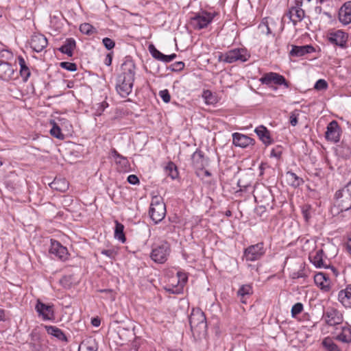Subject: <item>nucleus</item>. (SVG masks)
Masks as SVG:
<instances>
[{
	"label": "nucleus",
	"instance_id": "f257e3e1",
	"mask_svg": "<svg viewBox=\"0 0 351 351\" xmlns=\"http://www.w3.org/2000/svg\"><path fill=\"white\" fill-rule=\"evenodd\" d=\"M189 324L193 335L204 336L207 331V323L203 311L199 308L193 309L189 316Z\"/></svg>",
	"mask_w": 351,
	"mask_h": 351
},
{
	"label": "nucleus",
	"instance_id": "f03ea898",
	"mask_svg": "<svg viewBox=\"0 0 351 351\" xmlns=\"http://www.w3.org/2000/svg\"><path fill=\"white\" fill-rule=\"evenodd\" d=\"M334 206L341 212L351 208V182L335 193Z\"/></svg>",
	"mask_w": 351,
	"mask_h": 351
},
{
	"label": "nucleus",
	"instance_id": "7ed1b4c3",
	"mask_svg": "<svg viewBox=\"0 0 351 351\" xmlns=\"http://www.w3.org/2000/svg\"><path fill=\"white\" fill-rule=\"evenodd\" d=\"M166 215V206L161 197L154 196L152 199L149 215L156 223L161 221Z\"/></svg>",
	"mask_w": 351,
	"mask_h": 351
},
{
	"label": "nucleus",
	"instance_id": "20e7f679",
	"mask_svg": "<svg viewBox=\"0 0 351 351\" xmlns=\"http://www.w3.org/2000/svg\"><path fill=\"white\" fill-rule=\"evenodd\" d=\"M250 57L247 50L243 48L234 49L228 51L224 54H221L219 57V60L227 63H232L236 61L242 62H246Z\"/></svg>",
	"mask_w": 351,
	"mask_h": 351
},
{
	"label": "nucleus",
	"instance_id": "39448f33",
	"mask_svg": "<svg viewBox=\"0 0 351 351\" xmlns=\"http://www.w3.org/2000/svg\"><path fill=\"white\" fill-rule=\"evenodd\" d=\"M215 16L214 13L208 12L206 11H201L191 19V23L195 29H202L213 21Z\"/></svg>",
	"mask_w": 351,
	"mask_h": 351
},
{
	"label": "nucleus",
	"instance_id": "423d86ee",
	"mask_svg": "<svg viewBox=\"0 0 351 351\" xmlns=\"http://www.w3.org/2000/svg\"><path fill=\"white\" fill-rule=\"evenodd\" d=\"M265 252L263 243H258L247 247L244 251V257L247 261H255L260 259Z\"/></svg>",
	"mask_w": 351,
	"mask_h": 351
},
{
	"label": "nucleus",
	"instance_id": "0eeeda50",
	"mask_svg": "<svg viewBox=\"0 0 351 351\" xmlns=\"http://www.w3.org/2000/svg\"><path fill=\"white\" fill-rule=\"evenodd\" d=\"M169 251V245L166 242L162 243L152 250L151 258L156 263H163L167 261Z\"/></svg>",
	"mask_w": 351,
	"mask_h": 351
},
{
	"label": "nucleus",
	"instance_id": "6e6552de",
	"mask_svg": "<svg viewBox=\"0 0 351 351\" xmlns=\"http://www.w3.org/2000/svg\"><path fill=\"white\" fill-rule=\"evenodd\" d=\"M134 80H129L127 77H118L116 89L118 93L122 97H127L132 90Z\"/></svg>",
	"mask_w": 351,
	"mask_h": 351
},
{
	"label": "nucleus",
	"instance_id": "1a4fd4ad",
	"mask_svg": "<svg viewBox=\"0 0 351 351\" xmlns=\"http://www.w3.org/2000/svg\"><path fill=\"white\" fill-rule=\"evenodd\" d=\"M334 334L335 339L342 343L350 344L351 343V326L346 324L336 327Z\"/></svg>",
	"mask_w": 351,
	"mask_h": 351
},
{
	"label": "nucleus",
	"instance_id": "9d476101",
	"mask_svg": "<svg viewBox=\"0 0 351 351\" xmlns=\"http://www.w3.org/2000/svg\"><path fill=\"white\" fill-rule=\"evenodd\" d=\"M49 253L61 261L66 260L69 255L67 249L62 245L60 242L54 240L51 241Z\"/></svg>",
	"mask_w": 351,
	"mask_h": 351
},
{
	"label": "nucleus",
	"instance_id": "9b49d317",
	"mask_svg": "<svg viewBox=\"0 0 351 351\" xmlns=\"http://www.w3.org/2000/svg\"><path fill=\"white\" fill-rule=\"evenodd\" d=\"M260 81L264 84H269L274 82L278 85H284L287 88L289 86L288 82L286 81L285 78L276 73L271 72L266 73L260 79Z\"/></svg>",
	"mask_w": 351,
	"mask_h": 351
},
{
	"label": "nucleus",
	"instance_id": "f8f14e48",
	"mask_svg": "<svg viewBox=\"0 0 351 351\" xmlns=\"http://www.w3.org/2000/svg\"><path fill=\"white\" fill-rule=\"evenodd\" d=\"M326 322L330 326L339 325L343 322V316L337 309L328 308L324 313Z\"/></svg>",
	"mask_w": 351,
	"mask_h": 351
},
{
	"label": "nucleus",
	"instance_id": "ddd939ff",
	"mask_svg": "<svg viewBox=\"0 0 351 351\" xmlns=\"http://www.w3.org/2000/svg\"><path fill=\"white\" fill-rule=\"evenodd\" d=\"M121 73L118 77H127L129 80L135 78V64L132 60L127 59L121 64Z\"/></svg>",
	"mask_w": 351,
	"mask_h": 351
},
{
	"label": "nucleus",
	"instance_id": "4468645a",
	"mask_svg": "<svg viewBox=\"0 0 351 351\" xmlns=\"http://www.w3.org/2000/svg\"><path fill=\"white\" fill-rule=\"evenodd\" d=\"M326 138L332 142H338L340 138V129L336 121H331L327 126Z\"/></svg>",
	"mask_w": 351,
	"mask_h": 351
},
{
	"label": "nucleus",
	"instance_id": "2eb2a0df",
	"mask_svg": "<svg viewBox=\"0 0 351 351\" xmlns=\"http://www.w3.org/2000/svg\"><path fill=\"white\" fill-rule=\"evenodd\" d=\"M301 7L302 2L296 0V5L291 8L289 11L288 14L289 19L294 25H295L297 22L301 21L304 17L305 13Z\"/></svg>",
	"mask_w": 351,
	"mask_h": 351
},
{
	"label": "nucleus",
	"instance_id": "dca6fc26",
	"mask_svg": "<svg viewBox=\"0 0 351 351\" xmlns=\"http://www.w3.org/2000/svg\"><path fill=\"white\" fill-rule=\"evenodd\" d=\"M328 38L330 43L343 47L348 40V35L343 31L337 30L329 34Z\"/></svg>",
	"mask_w": 351,
	"mask_h": 351
},
{
	"label": "nucleus",
	"instance_id": "f3484780",
	"mask_svg": "<svg viewBox=\"0 0 351 351\" xmlns=\"http://www.w3.org/2000/svg\"><path fill=\"white\" fill-rule=\"evenodd\" d=\"M47 40L43 34H35L32 36L30 45L34 51L40 52L47 45Z\"/></svg>",
	"mask_w": 351,
	"mask_h": 351
},
{
	"label": "nucleus",
	"instance_id": "a211bd4d",
	"mask_svg": "<svg viewBox=\"0 0 351 351\" xmlns=\"http://www.w3.org/2000/svg\"><path fill=\"white\" fill-rule=\"evenodd\" d=\"M339 20L343 25L351 23V1L346 2L339 10Z\"/></svg>",
	"mask_w": 351,
	"mask_h": 351
},
{
	"label": "nucleus",
	"instance_id": "6ab92c4d",
	"mask_svg": "<svg viewBox=\"0 0 351 351\" xmlns=\"http://www.w3.org/2000/svg\"><path fill=\"white\" fill-rule=\"evenodd\" d=\"M36 310L44 319H51L53 317V306L45 304L38 300Z\"/></svg>",
	"mask_w": 351,
	"mask_h": 351
},
{
	"label": "nucleus",
	"instance_id": "aec40b11",
	"mask_svg": "<svg viewBox=\"0 0 351 351\" xmlns=\"http://www.w3.org/2000/svg\"><path fill=\"white\" fill-rule=\"evenodd\" d=\"M232 138L233 144L235 146L243 148H245L250 145H253L254 143V140L252 138L237 132L232 134Z\"/></svg>",
	"mask_w": 351,
	"mask_h": 351
},
{
	"label": "nucleus",
	"instance_id": "412c9836",
	"mask_svg": "<svg viewBox=\"0 0 351 351\" xmlns=\"http://www.w3.org/2000/svg\"><path fill=\"white\" fill-rule=\"evenodd\" d=\"M314 281L322 290L325 291H329L330 282L327 274L322 272L317 273L314 276Z\"/></svg>",
	"mask_w": 351,
	"mask_h": 351
},
{
	"label": "nucleus",
	"instance_id": "4be33fe9",
	"mask_svg": "<svg viewBox=\"0 0 351 351\" xmlns=\"http://www.w3.org/2000/svg\"><path fill=\"white\" fill-rule=\"evenodd\" d=\"M14 69L12 66L7 62L0 60V78L3 80H9L12 78Z\"/></svg>",
	"mask_w": 351,
	"mask_h": 351
},
{
	"label": "nucleus",
	"instance_id": "5701e85b",
	"mask_svg": "<svg viewBox=\"0 0 351 351\" xmlns=\"http://www.w3.org/2000/svg\"><path fill=\"white\" fill-rule=\"evenodd\" d=\"M338 300L346 308H351V285L339 292Z\"/></svg>",
	"mask_w": 351,
	"mask_h": 351
},
{
	"label": "nucleus",
	"instance_id": "b1692460",
	"mask_svg": "<svg viewBox=\"0 0 351 351\" xmlns=\"http://www.w3.org/2000/svg\"><path fill=\"white\" fill-rule=\"evenodd\" d=\"M314 48L311 45H307L304 46L292 45V49L289 52L290 56L300 57L305 54L311 53L314 51Z\"/></svg>",
	"mask_w": 351,
	"mask_h": 351
},
{
	"label": "nucleus",
	"instance_id": "393cba45",
	"mask_svg": "<svg viewBox=\"0 0 351 351\" xmlns=\"http://www.w3.org/2000/svg\"><path fill=\"white\" fill-rule=\"evenodd\" d=\"M254 132L258 135L260 140H261L265 145H269L272 143L269 131L264 125L257 127L254 130Z\"/></svg>",
	"mask_w": 351,
	"mask_h": 351
},
{
	"label": "nucleus",
	"instance_id": "a878e982",
	"mask_svg": "<svg viewBox=\"0 0 351 351\" xmlns=\"http://www.w3.org/2000/svg\"><path fill=\"white\" fill-rule=\"evenodd\" d=\"M324 252L322 250H319L316 252L314 256H310L309 258L311 263L318 268H327L328 265L323 259Z\"/></svg>",
	"mask_w": 351,
	"mask_h": 351
},
{
	"label": "nucleus",
	"instance_id": "bb28decb",
	"mask_svg": "<svg viewBox=\"0 0 351 351\" xmlns=\"http://www.w3.org/2000/svg\"><path fill=\"white\" fill-rule=\"evenodd\" d=\"M191 159L193 166L197 169H202L207 163L202 152L200 150L195 152Z\"/></svg>",
	"mask_w": 351,
	"mask_h": 351
},
{
	"label": "nucleus",
	"instance_id": "cd10ccee",
	"mask_svg": "<svg viewBox=\"0 0 351 351\" xmlns=\"http://www.w3.org/2000/svg\"><path fill=\"white\" fill-rule=\"evenodd\" d=\"M97 344L92 338L84 340L79 346L78 351H97Z\"/></svg>",
	"mask_w": 351,
	"mask_h": 351
},
{
	"label": "nucleus",
	"instance_id": "c85d7f7f",
	"mask_svg": "<svg viewBox=\"0 0 351 351\" xmlns=\"http://www.w3.org/2000/svg\"><path fill=\"white\" fill-rule=\"evenodd\" d=\"M45 329L49 335L57 338L58 340L66 341L67 339L64 332L58 327L53 326H45Z\"/></svg>",
	"mask_w": 351,
	"mask_h": 351
},
{
	"label": "nucleus",
	"instance_id": "c756f323",
	"mask_svg": "<svg viewBox=\"0 0 351 351\" xmlns=\"http://www.w3.org/2000/svg\"><path fill=\"white\" fill-rule=\"evenodd\" d=\"M75 47V41L73 38L66 40L64 44L59 48V50L69 56H72L73 50Z\"/></svg>",
	"mask_w": 351,
	"mask_h": 351
},
{
	"label": "nucleus",
	"instance_id": "7c9ffc66",
	"mask_svg": "<svg viewBox=\"0 0 351 351\" xmlns=\"http://www.w3.org/2000/svg\"><path fill=\"white\" fill-rule=\"evenodd\" d=\"M50 187L59 191H65L68 189V183L64 179L56 178L50 184Z\"/></svg>",
	"mask_w": 351,
	"mask_h": 351
},
{
	"label": "nucleus",
	"instance_id": "2f4dec72",
	"mask_svg": "<svg viewBox=\"0 0 351 351\" xmlns=\"http://www.w3.org/2000/svg\"><path fill=\"white\" fill-rule=\"evenodd\" d=\"M18 60L19 64L20 65V74L21 77L23 78V80L27 81L30 75V71L27 67L26 62L23 57L19 56L18 58Z\"/></svg>",
	"mask_w": 351,
	"mask_h": 351
},
{
	"label": "nucleus",
	"instance_id": "473e14b6",
	"mask_svg": "<svg viewBox=\"0 0 351 351\" xmlns=\"http://www.w3.org/2000/svg\"><path fill=\"white\" fill-rule=\"evenodd\" d=\"M253 293L252 288L250 285H242L238 290L237 295L241 298V301L243 303H245L244 300L245 296H249Z\"/></svg>",
	"mask_w": 351,
	"mask_h": 351
},
{
	"label": "nucleus",
	"instance_id": "72a5a7b5",
	"mask_svg": "<svg viewBox=\"0 0 351 351\" xmlns=\"http://www.w3.org/2000/svg\"><path fill=\"white\" fill-rule=\"evenodd\" d=\"M285 178L288 183L293 186H298L302 182V180L295 173L288 171Z\"/></svg>",
	"mask_w": 351,
	"mask_h": 351
},
{
	"label": "nucleus",
	"instance_id": "f704fd0d",
	"mask_svg": "<svg viewBox=\"0 0 351 351\" xmlns=\"http://www.w3.org/2000/svg\"><path fill=\"white\" fill-rule=\"evenodd\" d=\"M165 171L166 174L171 177V179L174 180L178 177V171L177 169L176 165L172 162H169L167 166L165 167Z\"/></svg>",
	"mask_w": 351,
	"mask_h": 351
},
{
	"label": "nucleus",
	"instance_id": "c9c22d12",
	"mask_svg": "<svg viewBox=\"0 0 351 351\" xmlns=\"http://www.w3.org/2000/svg\"><path fill=\"white\" fill-rule=\"evenodd\" d=\"M124 226L123 224L116 221V226L114 230V237L119 241L124 243L125 241V237L123 232Z\"/></svg>",
	"mask_w": 351,
	"mask_h": 351
},
{
	"label": "nucleus",
	"instance_id": "e433bc0d",
	"mask_svg": "<svg viewBox=\"0 0 351 351\" xmlns=\"http://www.w3.org/2000/svg\"><path fill=\"white\" fill-rule=\"evenodd\" d=\"M322 345L327 351H341L339 346L329 337L323 340Z\"/></svg>",
	"mask_w": 351,
	"mask_h": 351
},
{
	"label": "nucleus",
	"instance_id": "4c0bfd02",
	"mask_svg": "<svg viewBox=\"0 0 351 351\" xmlns=\"http://www.w3.org/2000/svg\"><path fill=\"white\" fill-rule=\"evenodd\" d=\"M50 124L52 125V128L50 130L51 135L57 138L63 139L64 134L61 132V130L56 123L53 120H51Z\"/></svg>",
	"mask_w": 351,
	"mask_h": 351
},
{
	"label": "nucleus",
	"instance_id": "58836bf2",
	"mask_svg": "<svg viewBox=\"0 0 351 351\" xmlns=\"http://www.w3.org/2000/svg\"><path fill=\"white\" fill-rule=\"evenodd\" d=\"M80 30L82 34L86 35H91L97 32L96 29L92 25L87 23L81 24L80 26Z\"/></svg>",
	"mask_w": 351,
	"mask_h": 351
},
{
	"label": "nucleus",
	"instance_id": "ea45409f",
	"mask_svg": "<svg viewBox=\"0 0 351 351\" xmlns=\"http://www.w3.org/2000/svg\"><path fill=\"white\" fill-rule=\"evenodd\" d=\"M128 334L129 337H132L134 334L132 332V331L125 329L124 328H119L118 330V335L121 339H123V342L121 343L123 344L125 341L128 339L125 338V337Z\"/></svg>",
	"mask_w": 351,
	"mask_h": 351
},
{
	"label": "nucleus",
	"instance_id": "a19ab883",
	"mask_svg": "<svg viewBox=\"0 0 351 351\" xmlns=\"http://www.w3.org/2000/svg\"><path fill=\"white\" fill-rule=\"evenodd\" d=\"M149 51L152 56L156 60H160L162 53L159 51L153 45L149 46Z\"/></svg>",
	"mask_w": 351,
	"mask_h": 351
},
{
	"label": "nucleus",
	"instance_id": "79ce46f5",
	"mask_svg": "<svg viewBox=\"0 0 351 351\" xmlns=\"http://www.w3.org/2000/svg\"><path fill=\"white\" fill-rule=\"evenodd\" d=\"M60 66L70 71H75L77 70V65L72 62H60Z\"/></svg>",
	"mask_w": 351,
	"mask_h": 351
},
{
	"label": "nucleus",
	"instance_id": "37998d69",
	"mask_svg": "<svg viewBox=\"0 0 351 351\" xmlns=\"http://www.w3.org/2000/svg\"><path fill=\"white\" fill-rule=\"evenodd\" d=\"M303 310V305L302 303L295 304L291 308V314L293 317H295L297 315L300 313Z\"/></svg>",
	"mask_w": 351,
	"mask_h": 351
},
{
	"label": "nucleus",
	"instance_id": "c03bdc74",
	"mask_svg": "<svg viewBox=\"0 0 351 351\" xmlns=\"http://www.w3.org/2000/svg\"><path fill=\"white\" fill-rule=\"evenodd\" d=\"M102 43L104 45V47L110 50L113 49L115 46V43L109 38H104L102 40Z\"/></svg>",
	"mask_w": 351,
	"mask_h": 351
},
{
	"label": "nucleus",
	"instance_id": "a18cd8bd",
	"mask_svg": "<svg viewBox=\"0 0 351 351\" xmlns=\"http://www.w3.org/2000/svg\"><path fill=\"white\" fill-rule=\"evenodd\" d=\"M328 87V84L324 80H319L315 84L314 88L317 90H324Z\"/></svg>",
	"mask_w": 351,
	"mask_h": 351
},
{
	"label": "nucleus",
	"instance_id": "49530a36",
	"mask_svg": "<svg viewBox=\"0 0 351 351\" xmlns=\"http://www.w3.org/2000/svg\"><path fill=\"white\" fill-rule=\"evenodd\" d=\"M160 97L162 98L164 102L168 103L170 101L171 96L167 90H160L159 93Z\"/></svg>",
	"mask_w": 351,
	"mask_h": 351
},
{
	"label": "nucleus",
	"instance_id": "de8ad7c7",
	"mask_svg": "<svg viewBox=\"0 0 351 351\" xmlns=\"http://www.w3.org/2000/svg\"><path fill=\"white\" fill-rule=\"evenodd\" d=\"M176 58V54L172 53L171 55H165L162 53L160 61L164 62H169Z\"/></svg>",
	"mask_w": 351,
	"mask_h": 351
},
{
	"label": "nucleus",
	"instance_id": "09e8293b",
	"mask_svg": "<svg viewBox=\"0 0 351 351\" xmlns=\"http://www.w3.org/2000/svg\"><path fill=\"white\" fill-rule=\"evenodd\" d=\"M171 70L173 71H179L184 69V64L182 62H177L175 64H172Z\"/></svg>",
	"mask_w": 351,
	"mask_h": 351
},
{
	"label": "nucleus",
	"instance_id": "8fccbe9b",
	"mask_svg": "<svg viewBox=\"0 0 351 351\" xmlns=\"http://www.w3.org/2000/svg\"><path fill=\"white\" fill-rule=\"evenodd\" d=\"M128 182L131 184H136L139 183V180L136 175H130L128 177Z\"/></svg>",
	"mask_w": 351,
	"mask_h": 351
},
{
	"label": "nucleus",
	"instance_id": "3c124183",
	"mask_svg": "<svg viewBox=\"0 0 351 351\" xmlns=\"http://www.w3.org/2000/svg\"><path fill=\"white\" fill-rule=\"evenodd\" d=\"M101 254L104 255H106V256L109 258H114L115 255V251L114 250L110 249V250H103L101 251Z\"/></svg>",
	"mask_w": 351,
	"mask_h": 351
},
{
	"label": "nucleus",
	"instance_id": "603ef678",
	"mask_svg": "<svg viewBox=\"0 0 351 351\" xmlns=\"http://www.w3.org/2000/svg\"><path fill=\"white\" fill-rule=\"evenodd\" d=\"M290 123L293 126H295L298 123V114L295 112H292L290 116Z\"/></svg>",
	"mask_w": 351,
	"mask_h": 351
},
{
	"label": "nucleus",
	"instance_id": "864d4df0",
	"mask_svg": "<svg viewBox=\"0 0 351 351\" xmlns=\"http://www.w3.org/2000/svg\"><path fill=\"white\" fill-rule=\"evenodd\" d=\"M178 276L179 278L178 282H180L182 285H183L187 280V277L185 274H182L180 272H178Z\"/></svg>",
	"mask_w": 351,
	"mask_h": 351
},
{
	"label": "nucleus",
	"instance_id": "5fc2aeb1",
	"mask_svg": "<svg viewBox=\"0 0 351 351\" xmlns=\"http://www.w3.org/2000/svg\"><path fill=\"white\" fill-rule=\"evenodd\" d=\"M258 27L263 32H265V29H266L267 34L271 33L270 29L269 28L268 25L265 23L261 24Z\"/></svg>",
	"mask_w": 351,
	"mask_h": 351
},
{
	"label": "nucleus",
	"instance_id": "6e6d98bb",
	"mask_svg": "<svg viewBox=\"0 0 351 351\" xmlns=\"http://www.w3.org/2000/svg\"><path fill=\"white\" fill-rule=\"evenodd\" d=\"M315 11H316V12H317V13H318V14H322V13H323L324 14H325V15H326V16H329V17H330V16H330V13H329L328 12H327V11H324V10H323V9H322V8L321 6H317V7L315 8Z\"/></svg>",
	"mask_w": 351,
	"mask_h": 351
},
{
	"label": "nucleus",
	"instance_id": "4d7b16f0",
	"mask_svg": "<svg viewBox=\"0 0 351 351\" xmlns=\"http://www.w3.org/2000/svg\"><path fill=\"white\" fill-rule=\"evenodd\" d=\"M112 55L110 53L107 54L105 61H104L105 64L106 66H110L112 64Z\"/></svg>",
	"mask_w": 351,
	"mask_h": 351
},
{
	"label": "nucleus",
	"instance_id": "13d9d810",
	"mask_svg": "<svg viewBox=\"0 0 351 351\" xmlns=\"http://www.w3.org/2000/svg\"><path fill=\"white\" fill-rule=\"evenodd\" d=\"M91 323L94 326H99L100 325L101 322L99 318L96 317L92 319Z\"/></svg>",
	"mask_w": 351,
	"mask_h": 351
},
{
	"label": "nucleus",
	"instance_id": "bf43d9fd",
	"mask_svg": "<svg viewBox=\"0 0 351 351\" xmlns=\"http://www.w3.org/2000/svg\"><path fill=\"white\" fill-rule=\"evenodd\" d=\"M107 106H108V104H107V103H106V102H103V103L100 104H99V109H100V111H101V112H99V113L97 114V115H100V114H101V112H103V111L104 110L105 108H106V107H107Z\"/></svg>",
	"mask_w": 351,
	"mask_h": 351
},
{
	"label": "nucleus",
	"instance_id": "052dcab7",
	"mask_svg": "<svg viewBox=\"0 0 351 351\" xmlns=\"http://www.w3.org/2000/svg\"><path fill=\"white\" fill-rule=\"evenodd\" d=\"M280 154H281L280 152H276L275 149H272L271 152V156H274V157L278 158V157H280Z\"/></svg>",
	"mask_w": 351,
	"mask_h": 351
},
{
	"label": "nucleus",
	"instance_id": "680f3d73",
	"mask_svg": "<svg viewBox=\"0 0 351 351\" xmlns=\"http://www.w3.org/2000/svg\"><path fill=\"white\" fill-rule=\"evenodd\" d=\"M211 95V93L208 90H206V91H204V97H205V98L207 99L208 98L209 96Z\"/></svg>",
	"mask_w": 351,
	"mask_h": 351
},
{
	"label": "nucleus",
	"instance_id": "e2e57ef3",
	"mask_svg": "<svg viewBox=\"0 0 351 351\" xmlns=\"http://www.w3.org/2000/svg\"><path fill=\"white\" fill-rule=\"evenodd\" d=\"M347 247L349 250V252H350L351 254V239H349L348 243H347Z\"/></svg>",
	"mask_w": 351,
	"mask_h": 351
},
{
	"label": "nucleus",
	"instance_id": "0e129e2a",
	"mask_svg": "<svg viewBox=\"0 0 351 351\" xmlns=\"http://www.w3.org/2000/svg\"><path fill=\"white\" fill-rule=\"evenodd\" d=\"M330 267L331 270L332 271V272L334 273V274L337 276L338 273H337L336 269L332 266H331Z\"/></svg>",
	"mask_w": 351,
	"mask_h": 351
},
{
	"label": "nucleus",
	"instance_id": "69168bd1",
	"mask_svg": "<svg viewBox=\"0 0 351 351\" xmlns=\"http://www.w3.org/2000/svg\"><path fill=\"white\" fill-rule=\"evenodd\" d=\"M4 316V312L2 310H0V320H2Z\"/></svg>",
	"mask_w": 351,
	"mask_h": 351
},
{
	"label": "nucleus",
	"instance_id": "338daca9",
	"mask_svg": "<svg viewBox=\"0 0 351 351\" xmlns=\"http://www.w3.org/2000/svg\"><path fill=\"white\" fill-rule=\"evenodd\" d=\"M302 275H300L299 274H293V278H300L302 277Z\"/></svg>",
	"mask_w": 351,
	"mask_h": 351
},
{
	"label": "nucleus",
	"instance_id": "774afa93",
	"mask_svg": "<svg viewBox=\"0 0 351 351\" xmlns=\"http://www.w3.org/2000/svg\"><path fill=\"white\" fill-rule=\"evenodd\" d=\"M113 153H114V156H116L117 157H121L120 155L117 153V152L116 150H114Z\"/></svg>",
	"mask_w": 351,
	"mask_h": 351
}]
</instances>
